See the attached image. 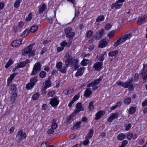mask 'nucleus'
Returning a JSON list of instances; mask_svg holds the SVG:
<instances>
[{"mask_svg":"<svg viewBox=\"0 0 147 147\" xmlns=\"http://www.w3.org/2000/svg\"><path fill=\"white\" fill-rule=\"evenodd\" d=\"M133 80L130 79L125 82H118L116 84L119 86H121L123 87L126 88H128L129 90L131 91L134 89L133 84H132Z\"/></svg>","mask_w":147,"mask_h":147,"instance_id":"nucleus-1","label":"nucleus"},{"mask_svg":"<svg viewBox=\"0 0 147 147\" xmlns=\"http://www.w3.org/2000/svg\"><path fill=\"white\" fill-rule=\"evenodd\" d=\"M66 34V36L67 38H69V42L67 45V46H69L71 44L73 40V37L74 36L75 33L74 32L72 31V28L71 27H68L67 28L65 31Z\"/></svg>","mask_w":147,"mask_h":147,"instance_id":"nucleus-2","label":"nucleus"},{"mask_svg":"<svg viewBox=\"0 0 147 147\" xmlns=\"http://www.w3.org/2000/svg\"><path fill=\"white\" fill-rule=\"evenodd\" d=\"M34 45V43H32L24 49L23 52L25 54L29 53V55L30 57L34 56L35 50H32V47Z\"/></svg>","mask_w":147,"mask_h":147,"instance_id":"nucleus-3","label":"nucleus"},{"mask_svg":"<svg viewBox=\"0 0 147 147\" xmlns=\"http://www.w3.org/2000/svg\"><path fill=\"white\" fill-rule=\"evenodd\" d=\"M131 36L132 34H127L122 36L115 43L114 46L115 47H117L120 45L121 43L125 42L127 39H129Z\"/></svg>","mask_w":147,"mask_h":147,"instance_id":"nucleus-4","label":"nucleus"},{"mask_svg":"<svg viewBox=\"0 0 147 147\" xmlns=\"http://www.w3.org/2000/svg\"><path fill=\"white\" fill-rule=\"evenodd\" d=\"M102 76L100 77L98 79L94 80L93 82H91L88 84L87 87H92V90H96L98 88V87L96 86L98 85L100 82L102 80Z\"/></svg>","mask_w":147,"mask_h":147,"instance_id":"nucleus-5","label":"nucleus"},{"mask_svg":"<svg viewBox=\"0 0 147 147\" xmlns=\"http://www.w3.org/2000/svg\"><path fill=\"white\" fill-rule=\"evenodd\" d=\"M41 65L40 62H36L34 65L31 74L32 76H35L41 69Z\"/></svg>","mask_w":147,"mask_h":147,"instance_id":"nucleus-6","label":"nucleus"},{"mask_svg":"<svg viewBox=\"0 0 147 147\" xmlns=\"http://www.w3.org/2000/svg\"><path fill=\"white\" fill-rule=\"evenodd\" d=\"M143 67L142 69V76L144 81L147 80V63L145 65L143 64Z\"/></svg>","mask_w":147,"mask_h":147,"instance_id":"nucleus-7","label":"nucleus"},{"mask_svg":"<svg viewBox=\"0 0 147 147\" xmlns=\"http://www.w3.org/2000/svg\"><path fill=\"white\" fill-rule=\"evenodd\" d=\"M108 42V40L107 39L103 38L99 42L98 47L101 48L105 47L106 46Z\"/></svg>","mask_w":147,"mask_h":147,"instance_id":"nucleus-8","label":"nucleus"},{"mask_svg":"<svg viewBox=\"0 0 147 147\" xmlns=\"http://www.w3.org/2000/svg\"><path fill=\"white\" fill-rule=\"evenodd\" d=\"M76 107L77 109H75L74 112L76 114L78 113L80 111L84 110L83 108L82 107L81 103L79 102L77 103L76 105Z\"/></svg>","mask_w":147,"mask_h":147,"instance_id":"nucleus-9","label":"nucleus"},{"mask_svg":"<svg viewBox=\"0 0 147 147\" xmlns=\"http://www.w3.org/2000/svg\"><path fill=\"white\" fill-rule=\"evenodd\" d=\"M102 62H97L94 64L93 68L96 70L99 71L102 67Z\"/></svg>","mask_w":147,"mask_h":147,"instance_id":"nucleus-10","label":"nucleus"},{"mask_svg":"<svg viewBox=\"0 0 147 147\" xmlns=\"http://www.w3.org/2000/svg\"><path fill=\"white\" fill-rule=\"evenodd\" d=\"M22 40V39L20 38L18 40L14 41L11 43L12 46L13 47H16L19 46L21 44Z\"/></svg>","mask_w":147,"mask_h":147,"instance_id":"nucleus-11","label":"nucleus"},{"mask_svg":"<svg viewBox=\"0 0 147 147\" xmlns=\"http://www.w3.org/2000/svg\"><path fill=\"white\" fill-rule=\"evenodd\" d=\"M104 33V30L102 29L98 32L96 33V40H99L100 39Z\"/></svg>","mask_w":147,"mask_h":147,"instance_id":"nucleus-12","label":"nucleus"},{"mask_svg":"<svg viewBox=\"0 0 147 147\" xmlns=\"http://www.w3.org/2000/svg\"><path fill=\"white\" fill-rule=\"evenodd\" d=\"M73 62V58L70 55H68L67 58L65 61V64L66 66L69 65H71Z\"/></svg>","mask_w":147,"mask_h":147,"instance_id":"nucleus-13","label":"nucleus"},{"mask_svg":"<svg viewBox=\"0 0 147 147\" xmlns=\"http://www.w3.org/2000/svg\"><path fill=\"white\" fill-rule=\"evenodd\" d=\"M59 101L56 98L52 99L50 102V104L53 107H56L59 104Z\"/></svg>","mask_w":147,"mask_h":147,"instance_id":"nucleus-14","label":"nucleus"},{"mask_svg":"<svg viewBox=\"0 0 147 147\" xmlns=\"http://www.w3.org/2000/svg\"><path fill=\"white\" fill-rule=\"evenodd\" d=\"M105 114V112L103 111H99L95 115V119L98 120L102 117Z\"/></svg>","mask_w":147,"mask_h":147,"instance_id":"nucleus-15","label":"nucleus"},{"mask_svg":"<svg viewBox=\"0 0 147 147\" xmlns=\"http://www.w3.org/2000/svg\"><path fill=\"white\" fill-rule=\"evenodd\" d=\"M17 96V94L16 92H13L11 93V94L9 97V99L11 104H13L15 102Z\"/></svg>","mask_w":147,"mask_h":147,"instance_id":"nucleus-16","label":"nucleus"},{"mask_svg":"<svg viewBox=\"0 0 147 147\" xmlns=\"http://www.w3.org/2000/svg\"><path fill=\"white\" fill-rule=\"evenodd\" d=\"M84 67L80 68L78 69L75 74V76L76 77H78L82 75L84 71Z\"/></svg>","mask_w":147,"mask_h":147,"instance_id":"nucleus-17","label":"nucleus"},{"mask_svg":"<svg viewBox=\"0 0 147 147\" xmlns=\"http://www.w3.org/2000/svg\"><path fill=\"white\" fill-rule=\"evenodd\" d=\"M18 136L21 137L22 139H25L26 137V133L23 132L22 130H21L18 133Z\"/></svg>","mask_w":147,"mask_h":147,"instance_id":"nucleus-18","label":"nucleus"},{"mask_svg":"<svg viewBox=\"0 0 147 147\" xmlns=\"http://www.w3.org/2000/svg\"><path fill=\"white\" fill-rule=\"evenodd\" d=\"M92 93V92L91 89L89 88H87L85 90L84 95L85 97H88Z\"/></svg>","mask_w":147,"mask_h":147,"instance_id":"nucleus-19","label":"nucleus"},{"mask_svg":"<svg viewBox=\"0 0 147 147\" xmlns=\"http://www.w3.org/2000/svg\"><path fill=\"white\" fill-rule=\"evenodd\" d=\"M52 124L51 125V127L55 129L58 126V124L56 123L57 119H53L51 121Z\"/></svg>","mask_w":147,"mask_h":147,"instance_id":"nucleus-20","label":"nucleus"},{"mask_svg":"<svg viewBox=\"0 0 147 147\" xmlns=\"http://www.w3.org/2000/svg\"><path fill=\"white\" fill-rule=\"evenodd\" d=\"M117 1H116L115 3H113L111 5V8L113 9L114 8H115L116 9H119L120 8L121 6L122 5V4H119Z\"/></svg>","mask_w":147,"mask_h":147,"instance_id":"nucleus-21","label":"nucleus"},{"mask_svg":"<svg viewBox=\"0 0 147 147\" xmlns=\"http://www.w3.org/2000/svg\"><path fill=\"white\" fill-rule=\"evenodd\" d=\"M93 130L92 129H90L89 131L88 132V134H87V135L85 137V139H89L90 138H91L93 136Z\"/></svg>","mask_w":147,"mask_h":147,"instance_id":"nucleus-22","label":"nucleus"},{"mask_svg":"<svg viewBox=\"0 0 147 147\" xmlns=\"http://www.w3.org/2000/svg\"><path fill=\"white\" fill-rule=\"evenodd\" d=\"M76 114L74 112L71 115L69 116L68 117H67V122L68 123H70L72 121L73 117L76 115Z\"/></svg>","mask_w":147,"mask_h":147,"instance_id":"nucleus-23","label":"nucleus"},{"mask_svg":"<svg viewBox=\"0 0 147 147\" xmlns=\"http://www.w3.org/2000/svg\"><path fill=\"white\" fill-rule=\"evenodd\" d=\"M146 17V16L140 17L139 18L138 21V24L140 25L142 23L145 21Z\"/></svg>","mask_w":147,"mask_h":147,"instance_id":"nucleus-24","label":"nucleus"},{"mask_svg":"<svg viewBox=\"0 0 147 147\" xmlns=\"http://www.w3.org/2000/svg\"><path fill=\"white\" fill-rule=\"evenodd\" d=\"M46 6L45 3H43L42 6L40 7L38 10V13L39 14L42 13L45 10Z\"/></svg>","mask_w":147,"mask_h":147,"instance_id":"nucleus-25","label":"nucleus"},{"mask_svg":"<svg viewBox=\"0 0 147 147\" xmlns=\"http://www.w3.org/2000/svg\"><path fill=\"white\" fill-rule=\"evenodd\" d=\"M43 85H45L44 86L45 88H47L51 86V83L50 80H47L43 83Z\"/></svg>","mask_w":147,"mask_h":147,"instance_id":"nucleus-26","label":"nucleus"},{"mask_svg":"<svg viewBox=\"0 0 147 147\" xmlns=\"http://www.w3.org/2000/svg\"><path fill=\"white\" fill-rule=\"evenodd\" d=\"M125 137V135L124 134L121 133L118 135L117 138L119 140H121L124 139Z\"/></svg>","mask_w":147,"mask_h":147,"instance_id":"nucleus-27","label":"nucleus"},{"mask_svg":"<svg viewBox=\"0 0 147 147\" xmlns=\"http://www.w3.org/2000/svg\"><path fill=\"white\" fill-rule=\"evenodd\" d=\"M17 73H14L13 74H11L9 78L7 80V81H10L11 82L13 80L15 76L17 75Z\"/></svg>","mask_w":147,"mask_h":147,"instance_id":"nucleus-28","label":"nucleus"},{"mask_svg":"<svg viewBox=\"0 0 147 147\" xmlns=\"http://www.w3.org/2000/svg\"><path fill=\"white\" fill-rule=\"evenodd\" d=\"M30 32L29 29H26L24 32L22 33L21 36L23 38H24L27 36L29 34Z\"/></svg>","mask_w":147,"mask_h":147,"instance_id":"nucleus-29","label":"nucleus"},{"mask_svg":"<svg viewBox=\"0 0 147 147\" xmlns=\"http://www.w3.org/2000/svg\"><path fill=\"white\" fill-rule=\"evenodd\" d=\"M38 28L37 26L36 25L32 26L30 29V31L31 32L34 33L36 32L38 29Z\"/></svg>","mask_w":147,"mask_h":147,"instance_id":"nucleus-30","label":"nucleus"},{"mask_svg":"<svg viewBox=\"0 0 147 147\" xmlns=\"http://www.w3.org/2000/svg\"><path fill=\"white\" fill-rule=\"evenodd\" d=\"M73 91V90L72 89H65L63 91V93L65 95H68Z\"/></svg>","mask_w":147,"mask_h":147,"instance_id":"nucleus-31","label":"nucleus"},{"mask_svg":"<svg viewBox=\"0 0 147 147\" xmlns=\"http://www.w3.org/2000/svg\"><path fill=\"white\" fill-rule=\"evenodd\" d=\"M118 53L117 51H114L109 52L108 53V55L110 57H113L117 55Z\"/></svg>","mask_w":147,"mask_h":147,"instance_id":"nucleus-32","label":"nucleus"},{"mask_svg":"<svg viewBox=\"0 0 147 147\" xmlns=\"http://www.w3.org/2000/svg\"><path fill=\"white\" fill-rule=\"evenodd\" d=\"M81 123V121H79L77 122L73 126V128L74 129H78L80 127Z\"/></svg>","mask_w":147,"mask_h":147,"instance_id":"nucleus-33","label":"nucleus"},{"mask_svg":"<svg viewBox=\"0 0 147 147\" xmlns=\"http://www.w3.org/2000/svg\"><path fill=\"white\" fill-rule=\"evenodd\" d=\"M13 63V61L12 59H10L6 63L5 66V67L6 68H8Z\"/></svg>","mask_w":147,"mask_h":147,"instance_id":"nucleus-34","label":"nucleus"},{"mask_svg":"<svg viewBox=\"0 0 147 147\" xmlns=\"http://www.w3.org/2000/svg\"><path fill=\"white\" fill-rule=\"evenodd\" d=\"M37 77H35L31 78L30 80V82L33 84L32 85H34L35 83L37 81Z\"/></svg>","mask_w":147,"mask_h":147,"instance_id":"nucleus-35","label":"nucleus"},{"mask_svg":"<svg viewBox=\"0 0 147 147\" xmlns=\"http://www.w3.org/2000/svg\"><path fill=\"white\" fill-rule=\"evenodd\" d=\"M55 129L51 127L49 128L47 130L46 132L47 134H53L55 132Z\"/></svg>","mask_w":147,"mask_h":147,"instance_id":"nucleus-36","label":"nucleus"},{"mask_svg":"<svg viewBox=\"0 0 147 147\" xmlns=\"http://www.w3.org/2000/svg\"><path fill=\"white\" fill-rule=\"evenodd\" d=\"M136 111V108L135 107H132L130 108L129 110V112L130 114H132L134 113Z\"/></svg>","mask_w":147,"mask_h":147,"instance_id":"nucleus-37","label":"nucleus"},{"mask_svg":"<svg viewBox=\"0 0 147 147\" xmlns=\"http://www.w3.org/2000/svg\"><path fill=\"white\" fill-rule=\"evenodd\" d=\"M22 1V0H16L14 4V7L16 8L19 7L20 3Z\"/></svg>","mask_w":147,"mask_h":147,"instance_id":"nucleus-38","label":"nucleus"},{"mask_svg":"<svg viewBox=\"0 0 147 147\" xmlns=\"http://www.w3.org/2000/svg\"><path fill=\"white\" fill-rule=\"evenodd\" d=\"M89 61L87 59H83L81 62V64L83 66H84L88 63Z\"/></svg>","mask_w":147,"mask_h":147,"instance_id":"nucleus-39","label":"nucleus"},{"mask_svg":"<svg viewBox=\"0 0 147 147\" xmlns=\"http://www.w3.org/2000/svg\"><path fill=\"white\" fill-rule=\"evenodd\" d=\"M39 75L41 78H43L46 76V73L45 71H42L40 72Z\"/></svg>","mask_w":147,"mask_h":147,"instance_id":"nucleus-40","label":"nucleus"},{"mask_svg":"<svg viewBox=\"0 0 147 147\" xmlns=\"http://www.w3.org/2000/svg\"><path fill=\"white\" fill-rule=\"evenodd\" d=\"M131 101V98L127 97L125 99L124 102L125 105H128L130 103Z\"/></svg>","mask_w":147,"mask_h":147,"instance_id":"nucleus-41","label":"nucleus"},{"mask_svg":"<svg viewBox=\"0 0 147 147\" xmlns=\"http://www.w3.org/2000/svg\"><path fill=\"white\" fill-rule=\"evenodd\" d=\"M67 66H63V67H62L59 70L62 73L64 74L66 73V68Z\"/></svg>","mask_w":147,"mask_h":147,"instance_id":"nucleus-42","label":"nucleus"},{"mask_svg":"<svg viewBox=\"0 0 147 147\" xmlns=\"http://www.w3.org/2000/svg\"><path fill=\"white\" fill-rule=\"evenodd\" d=\"M93 33L92 31L90 30L86 33V35L87 37L90 38L93 34Z\"/></svg>","mask_w":147,"mask_h":147,"instance_id":"nucleus-43","label":"nucleus"},{"mask_svg":"<svg viewBox=\"0 0 147 147\" xmlns=\"http://www.w3.org/2000/svg\"><path fill=\"white\" fill-rule=\"evenodd\" d=\"M88 108L89 110H92L94 109L93 101H91L90 103L88 106Z\"/></svg>","mask_w":147,"mask_h":147,"instance_id":"nucleus-44","label":"nucleus"},{"mask_svg":"<svg viewBox=\"0 0 147 147\" xmlns=\"http://www.w3.org/2000/svg\"><path fill=\"white\" fill-rule=\"evenodd\" d=\"M17 66L18 68H21L24 67L26 65H25V64L24 63V62L22 61L18 63Z\"/></svg>","mask_w":147,"mask_h":147,"instance_id":"nucleus-45","label":"nucleus"},{"mask_svg":"<svg viewBox=\"0 0 147 147\" xmlns=\"http://www.w3.org/2000/svg\"><path fill=\"white\" fill-rule=\"evenodd\" d=\"M39 96V94L38 93H36L34 94L32 96V99L33 100H37Z\"/></svg>","mask_w":147,"mask_h":147,"instance_id":"nucleus-46","label":"nucleus"},{"mask_svg":"<svg viewBox=\"0 0 147 147\" xmlns=\"http://www.w3.org/2000/svg\"><path fill=\"white\" fill-rule=\"evenodd\" d=\"M62 63L61 62L59 61L57 64L56 67L59 70L62 67Z\"/></svg>","mask_w":147,"mask_h":147,"instance_id":"nucleus-47","label":"nucleus"},{"mask_svg":"<svg viewBox=\"0 0 147 147\" xmlns=\"http://www.w3.org/2000/svg\"><path fill=\"white\" fill-rule=\"evenodd\" d=\"M104 17L103 16H99L96 19V22H98L99 21H102L104 19Z\"/></svg>","mask_w":147,"mask_h":147,"instance_id":"nucleus-48","label":"nucleus"},{"mask_svg":"<svg viewBox=\"0 0 147 147\" xmlns=\"http://www.w3.org/2000/svg\"><path fill=\"white\" fill-rule=\"evenodd\" d=\"M105 55V53H103L98 58V60L102 62V61L104 59V55Z\"/></svg>","mask_w":147,"mask_h":147,"instance_id":"nucleus-49","label":"nucleus"},{"mask_svg":"<svg viewBox=\"0 0 147 147\" xmlns=\"http://www.w3.org/2000/svg\"><path fill=\"white\" fill-rule=\"evenodd\" d=\"M33 84L31 82L26 84V89H29L32 88L34 85H32Z\"/></svg>","mask_w":147,"mask_h":147,"instance_id":"nucleus-50","label":"nucleus"},{"mask_svg":"<svg viewBox=\"0 0 147 147\" xmlns=\"http://www.w3.org/2000/svg\"><path fill=\"white\" fill-rule=\"evenodd\" d=\"M80 93H78L76 95L74 96L72 100H73L74 101H75L78 99L80 97Z\"/></svg>","mask_w":147,"mask_h":147,"instance_id":"nucleus-51","label":"nucleus"},{"mask_svg":"<svg viewBox=\"0 0 147 147\" xmlns=\"http://www.w3.org/2000/svg\"><path fill=\"white\" fill-rule=\"evenodd\" d=\"M111 26L112 25L108 23L105 25V28L106 30H108L111 28Z\"/></svg>","mask_w":147,"mask_h":147,"instance_id":"nucleus-52","label":"nucleus"},{"mask_svg":"<svg viewBox=\"0 0 147 147\" xmlns=\"http://www.w3.org/2000/svg\"><path fill=\"white\" fill-rule=\"evenodd\" d=\"M32 13L31 12H30L28 15V17L26 18V20L27 21H30L32 18Z\"/></svg>","mask_w":147,"mask_h":147,"instance_id":"nucleus-53","label":"nucleus"},{"mask_svg":"<svg viewBox=\"0 0 147 147\" xmlns=\"http://www.w3.org/2000/svg\"><path fill=\"white\" fill-rule=\"evenodd\" d=\"M133 135L132 133H128L126 135V138L128 140H131L132 137H133Z\"/></svg>","mask_w":147,"mask_h":147,"instance_id":"nucleus-54","label":"nucleus"},{"mask_svg":"<svg viewBox=\"0 0 147 147\" xmlns=\"http://www.w3.org/2000/svg\"><path fill=\"white\" fill-rule=\"evenodd\" d=\"M114 33V31L112 30L111 32H110L107 34L109 38H111L113 36V34Z\"/></svg>","mask_w":147,"mask_h":147,"instance_id":"nucleus-55","label":"nucleus"},{"mask_svg":"<svg viewBox=\"0 0 147 147\" xmlns=\"http://www.w3.org/2000/svg\"><path fill=\"white\" fill-rule=\"evenodd\" d=\"M118 114L119 113L117 112L115 113H112L111 115L113 117V118L114 119L117 117Z\"/></svg>","mask_w":147,"mask_h":147,"instance_id":"nucleus-56","label":"nucleus"},{"mask_svg":"<svg viewBox=\"0 0 147 147\" xmlns=\"http://www.w3.org/2000/svg\"><path fill=\"white\" fill-rule=\"evenodd\" d=\"M128 143V141L127 140H123L121 143V146L123 147H125Z\"/></svg>","mask_w":147,"mask_h":147,"instance_id":"nucleus-57","label":"nucleus"},{"mask_svg":"<svg viewBox=\"0 0 147 147\" xmlns=\"http://www.w3.org/2000/svg\"><path fill=\"white\" fill-rule=\"evenodd\" d=\"M125 127V130L126 131L128 130L131 127V125L130 124H128L127 125H125V126H124Z\"/></svg>","mask_w":147,"mask_h":147,"instance_id":"nucleus-58","label":"nucleus"},{"mask_svg":"<svg viewBox=\"0 0 147 147\" xmlns=\"http://www.w3.org/2000/svg\"><path fill=\"white\" fill-rule=\"evenodd\" d=\"M55 94V92L54 91H49L48 93V96H53Z\"/></svg>","mask_w":147,"mask_h":147,"instance_id":"nucleus-59","label":"nucleus"},{"mask_svg":"<svg viewBox=\"0 0 147 147\" xmlns=\"http://www.w3.org/2000/svg\"><path fill=\"white\" fill-rule=\"evenodd\" d=\"M53 145H51L48 146L47 145L46 143H42L40 147H53Z\"/></svg>","mask_w":147,"mask_h":147,"instance_id":"nucleus-60","label":"nucleus"},{"mask_svg":"<svg viewBox=\"0 0 147 147\" xmlns=\"http://www.w3.org/2000/svg\"><path fill=\"white\" fill-rule=\"evenodd\" d=\"M96 36H93L91 39V40H89V42L90 43H91L93 42V41H94L95 40H96Z\"/></svg>","mask_w":147,"mask_h":147,"instance_id":"nucleus-61","label":"nucleus"},{"mask_svg":"<svg viewBox=\"0 0 147 147\" xmlns=\"http://www.w3.org/2000/svg\"><path fill=\"white\" fill-rule=\"evenodd\" d=\"M67 45V42L65 41L62 42L61 43L60 45L63 48L66 46Z\"/></svg>","mask_w":147,"mask_h":147,"instance_id":"nucleus-62","label":"nucleus"},{"mask_svg":"<svg viewBox=\"0 0 147 147\" xmlns=\"http://www.w3.org/2000/svg\"><path fill=\"white\" fill-rule=\"evenodd\" d=\"M11 88L12 90H13L14 91H15L16 90V86L14 84H12L11 85Z\"/></svg>","mask_w":147,"mask_h":147,"instance_id":"nucleus-63","label":"nucleus"},{"mask_svg":"<svg viewBox=\"0 0 147 147\" xmlns=\"http://www.w3.org/2000/svg\"><path fill=\"white\" fill-rule=\"evenodd\" d=\"M18 27L16 26H14L12 28L13 32L15 33H16L18 32Z\"/></svg>","mask_w":147,"mask_h":147,"instance_id":"nucleus-64","label":"nucleus"}]
</instances>
